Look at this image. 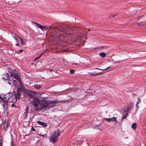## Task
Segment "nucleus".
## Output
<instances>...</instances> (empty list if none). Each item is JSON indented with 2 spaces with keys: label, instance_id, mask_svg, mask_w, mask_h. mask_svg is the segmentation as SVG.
Returning a JSON list of instances; mask_svg holds the SVG:
<instances>
[{
  "label": "nucleus",
  "instance_id": "obj_1",
  "mask_svg": "<svg viewBox=\"0 0 146 146\" xmlns=\"http://www.w3.org/2000/svg\"><path fill=\"white\" fill-rule=\"evenodd\" d=\"M58 101L56 100L50 101L46 100L43 98H40V103H39V110L46 108L49 109L53 106L55 104L57 103Z\"/></svg>",
  "mask_w": 146,
  "mask_h": 146
},
{
  "label": "nucleus",
  "instance_id": "obj_2",
  "mask_svg": "<svg viewBox=\"0 0 146 146\" xmlns=\"http://www.w3.org/2000/svg\"><path fill=\"white\" fill-rule=\"evenodd\" d=\"M70 30L71 29L69 28L58 29V30L60 31V33L56 35L54 41L57 43H58L59 41L63 40L67 34H70V33H67V32H69Z\"/></svg>",
  "mask_w": 146,
  "mask_h": 146
},
{
  "label": "nucleus",
  "instance_id": "obj_3",
  "mask_svg": "<svg viewBox=\"0 0 146 146\" xmlns=\"http://www.w3.org/2000/svg\"><path fill=\"white\" fill-rule=\"evenodd\" d=\"M10 94H11V92L7 93L4 95L3 97H1L0 96V98L2 101V102H0L2 103L1 105L3 106L4 109L5 110H6L7 108L8 102L9 101L10 97ZM0 101H1L0 100Z\"/></svg>",
  "mask_w": 146,
  "mask_h": 146
},
{
  "label": "nucleus",
  "instance_id": "obj_4",
  "mask_svg": "<svg viewBox=\"0 0 146 146\" xmlns=\"http://www.w3.org/2000/svg\"><path fill=\"white\" fill-rule=\"evenodd\" d=\"M60 135L59 130H56L54 132L51 137H50L49 142L53 143L57 142Z\"/></svg>",
  "mask_w": 146,
  "mask_h": 146
},
{
  "label": "nucleus",
  "instance_id": "obj_5",
  "mask_svg": "<svg viewBox=\"0 0 146 146\" xmlns=\"http://www.w3.org/2000/svg\"><path fill=\"white\" fill-rule=\"evenodd\" d=\"M20 95L19 93L18 92L15 93L10 94V97L9 98V102H12L13 103H15L16 102L17 99L20 98Z\"/></svg>",
  "mask_w": 146,
  "mask_h": 146
},
{
  "label": "nucleus",
  "instance_id": "obj_6",
  "mask_svg": "<svg viewBox=\"0 0 146 146\" xmlns=\"http://www.w3.org/2000/svg\"><path fill=\"white\" fill-rule=\"evenodd\" d=\"M11 76L13 77L12 79L13 81V84L15 86H17V83L16 81L15 80L13 79V78L15 79L16 80L20 82L21 81V79L19 76L17 74H15L14 73H11Z\"/></svg>",
  "mask_w": 146,
  "mask_h": 146
},
{
  "label": "nucleus",
  "instance_id": "obj_7",
  "mask_svg": "<svg viewBox=\"0 0 146 146\" xmlns=\"http://www.w3.org/2000/svg\"><path fill=\"white\" fill-rule=\"evenodd\" d=\"M40 98H36L33 101V104L35 108V111H37L39 110V108H38V105H39V103H40Z\"/></svg>",
  "mask_w": 146,
  "mask_h": 146
},
{
  "label": "nucleus",
  "instance_id": "obj_8",
  "mask_svg": "<svg viewBox=\"0 0 146 146\" xmlns=\"http://www.w3.org/2000/svg\"><path fill=\"white\" fill-rule=\"evenodd\" d=\"M33 23L35 24L36 25V26L41 29L42 30H46L48 29H50V28H52L51 26L48 27L46 26H42L40 24L36 23L35 22H33Z\"/></svg>",
  "mask_w": 146,
  "mask_h": 146
},
{
  "label": "nucleus",
  "instance_id": "obj_9",
  "mask_svg": "<svg viewBox=\"0 0 146 146\" xmlns=\"http://www.w3.org/2000/svg\"><path fill=\"white\" fill-rule=\"evenodd\" d=\"M104 119L107 122L114 121L118 122L117 120V118L115 117H113L112 118H104Z\"/></svg>",
  "mask_w": 146,
  "mask_h": 146
},
{
  "label": "nucleus",
  "instance_id": "obj_10",
  "mask_svg": "<svg viewBox=\"0 0 146 146\" xmlns=\"http://www.w3.org/2000/svg\"><path fill=\"white\" fill-rule=\"evenodd\" d=\"M128 113L129 112H128L127 111H123L122 113V117L121 120V122L123 121L124 119L125 118L127 117Z\"/></svg>",
  "mask_w": 146,
  "mask_h": 146
},
{
  "label": "nucleus",
  "instance_id": "obj_11",
  "mask_svg": "<svg viewBox=\"0 0 146 146\" xmlns=\"http://www.w3.org/2000/svg\"><path fill=\"white\" fill-rule=\"evenodd\" d=\"M3 80H9L10 78V76L7 73H5L3 74Z\"/></svg>",
  "mask_w": 146,
  "mask_h": 146
},
{
  "label": "nucleus",
  "instance_id": "obj_12",
  "mask_svg": "<svg viewBox=\"0 0 146 146\" xmlns=\"http://www.w3.org/2000/svg\"><path fill=\"white\" fill-rule=\"evenodd\" d=\"M88 94H89L90 95L91 94H98V93L97 92V91L96 90L95 91L94 90H88L87 92Z\"/></svg>",
  "mask_w": 146,
  "mask_h": 146
},
{
  "label": "nucleus",
  "instance_id": "obj_13",
  "mask_svg": "<svg viewBox=\"0 0 146 146\" xmlns=\"http://www.w3.org/2000/svg\"><path fill=\"white\" fill-rule=\"evenodd\" d=\"M9 123L10 122H8V123L6 122L4 123V128L5 131H6L7 130L9 127Z\"/></svg>",
  "mask_w": 146,
  "mask_h": 146
},
{
  "label": "nucleus",
  "instance_id": "obj_14",
  "mask_svg": "<svg viewBox=\"0 0 146 146\" xmlns=\"http://www.w3.org/2000/svg\"><path fill=\"white\" fill-rule=\"evenodd\" d=\"M29 108L27 106H26V108L25 110V111L24 113V118H27L28 116V114L29 112Z\"/></svg>",
  "mask_w": 146,
  "mask_h": 146
},
{
  "label": "nucleus",
  "instance_id": "obj_15",
  "mask_svg": "<svg viewBox=\"0 0 146 146\" xmlns=\"http://www.w3.org/2000/svg\"><path fill=\"white\" fill-rule=\"evenodd\" d=\"M37 123L40 125H42L44 127H46L47 125L46 123L39 121H37Z\"/></svg>",
  "mask_w": 146,
  "mask_h": 146
},
{
  "label": "nucleus",
  "instance_id": "obj_16",
  "mask_svg": "<svg viewBox=\"0 0 146 146\" xmlns=\"http://www.w3.org/2000/svg\"><path fill=\"white\" fill-rule=\"evenodd\" d=\"M131 128L133 130L136 129L137 128V123L134 122L131 125Z\"/></svg>",
  "mask_w": 146,
  "mask_h": 146
},
{
  "label": "nucleus",
  "instance_id": "obj_17",
  "mask_svg": "<svg viewBox=\"0 0 146 146\" xmlns=\"http://www.w3.org/2000/svg\"><path fill=\"white\" fill-rule=\"evenodd\" d=\"M99 55L102 57H104L106 56V54L105 52H102L99 54Z\"/></svg>",
  "mask_w": 146,
  "mask_h": 146
},
{
  "label": "nucleus",
  "instance_id": "obj_18",
  "mask_svg": "<svg viewBox=\"0 0 146 146\" xmlns=\"http://www.w3.org/2000/svg\"><path fill=\"white\" fill-rule=\"evenodd\" d=\"M41 86L38 85H34L33 86L34 88L38 90L41 87Z\"/></svg>",
  "mask_w": 146,
  "mask_h": 146
},
{
  "label": "nucleus",
  "instance_id": "obj_19",
  "mask_svg": "<svg viewBox=\"0 0 146 146\" xmlns=\"http://www.w3.org/2000/svg\"><path fill=\"white\" fill-rule=\"evenodd\" d=\"M3 138L2 136L0 137V146H3Z\"/></svg>",
  "mask_w": 146,
  "mask_h": 146
},
{
  "label": "nucleus",
  "instance_id": "obj_20",
  "mask_svg": "<svg viewBox=\"0 0 146 146\" xmlns=\"http://www.w3.org/2000/svg\"><path fill=\"white\" fill-rule=\"evenodd\" d=\"M111 68V66H109L108 67H107V68H105V69H101L98 68H96L95 69L99 70H104L108 69V68Z\"/></svg>",
  "mask_w": 146,
  "mask_h": 146
},
{
  "label": "nucleus",
  "instance_id": "obj_21",
  "mask_svg": "<svg viewBox=\"0 0 146 146\" xmlns=\"http://www.w3.org/2000/svg\"><path fill=\"white\" fill-rule=\"evenodd\" d=\"M133 106V103H131L129 104V107L130 108V109L131 110Z\"/></svg>",
  "mask_w": 146,
  "mask_h": 146
},
{
  "label": "nucleus",
  "instance_id": "obj_22",
  "mask_svg": "<svg viewBox=\"0 0 146 146\" xmlns=\"http://www.w3.org/2000/svg\"><path fill=\"white\" fill-rule=\"evenodd\" d=\"M137 102L136 104H139V103H140V102H141V100L140 99V98H137Z\"/></svg>",
  "mask_w": 146,
  "mask_h": 146
},
{
  "label": "nucleus",
  "instance_id": "obj_23",
  "mask_svg": "<svg viewBox=\"0 0 146 146\" xmlns=\"http://www.w3.org/2000/svg\"><path fill=\"white\" fill-rule=\"evenodd\" d=\"M11 146H14V141L12 139H11V140L10 142Z\"/></svg>",
  "mask_w": 146,
  "mask_h": 146
},
{
  "label": "nucleus",
  "instance_id": "obj_24",
  "mask_svg": "<svg viewBox=\"0 0 146 146\" xmlns=\"http://www.w3.org/2000/svg\"><path fill=\"white\" fill-rule=\"evenodd\" d=\"M18 37L19 38V39L20 40L21 44H22V45H23V44H24L23 42V40L22 39V38L19 37Z\"/></svg>",
  "mask_w": 146,
  "mask_h": 146
},
{
  "label": "nucleus",
  "instance_id": "obj_25",
  "mask_svg": "<svg viewBox=\"0 0 146 146\" xmlns=\"http://www.w3.org/2000/svg\"><path fill=\"white\" fill-rule=\"evenodd\" d=\"M90 75H91L92 76H95L96 75H99V74H100V73H98L97 74H94L93 73H90Z\"/></svg>",
  "mask_w": 146,
  "mask_h": 146
},
{
  "label": "nucleus",
  "instance_id": "obj_26",
  "mask_svg": "<svg viewBox=\"0 0 146 146\" xmlns=\"http://www.w3.org/2000/svg\"><path fill=\"white\" fill-rule=\"evenodd\" d=\"M43 53H41V54H40V55L38 57H37L36 58V59H39L40 58V57L43 55Z\"/></svg>",
  "mask_w": 146,
  "mask_h": 146
},
{
  "label": "nucleus",
  "instance_id": "obj_27",
  "mask_svg": "<svg viewBox=\"0 0 146 146\" xmlns=\"http://www.w3.org/2000/svg\"><path fill=\"white\" fill-rule=\"evenodd\" d=\"M74 72V70H71L70 71V73L71 74H73Z\"/></svg>",
  "mask_w": 146,
  "mask_h": 146
},
{
  "label": "nucleus",
  "instance_id": "obj_28",
  "mask_svg": "<svg viewBox=\"0 0 146 146\" xmlns=\"http://www.w3.org/2000/svg\"><path fill=\"white\" fill-rule=\"evenodd\" d=\"M136 110L137 111L138 108H139V106H138V104H136Z\"/></svg>",
  "mask_w": 146,
  "mask_h": 146
},
{
  "label": "nucleus",
  "instance_id": "obj_29",
  "mask_svg": "<svg viewBox=\"0 0 146 146\" xmlns=\"http://www.w3.org/2000/svg\"><path fill=\"white\" fill-rule=\"evenodd\" d=\"M131 110L130 109V108H129V107L128 106V107L127 108H126V110H125V111H127L128 112H129V111Z\"/></svg>",
  "mask_w": 146,
  "mask_h": 146
},
{
  "label": "nucleus",
  "instance_id": "obj_30",
  "mask_svg": "<svg viewBox=\"0 0 146 146\" xmlns=\"http://www.w3.org/2000/svg\"><path fill=\"white\" fill-rule=\"evenodd\" d=\"M8 122H9V119H6L4 121V123H8Z\"/></svg>",
  "mask_w": 146,
  "mask_h": 146
},
{
  "label": "nucleus",
  "instance_id": "obj_31",
  "mask_svg": "<svg viewBox=\"0 0 146 146\" xmlns=\"http://www.w3.org/2000/svg\"><path fill=\"white\" fill-rule=\"evenodd\" d=\"M40 136H42L43 137H46L47 136V134H44V135H39Z\"/></svg>",
  "mask_w": 146,
  "mask_h": 146
},
{
  "label": "nucleus",
  "instance_id": "obj_32",
  "mask_svg": "<svg viewBox=\"0 0 146 146\" xmlns=\"http://www.w3.org/2000/svg\"><path fill=\"white\" fill-rule=\"evenodd\" d=\"M146 21H143L141 23V25H144L145 24H146Z\"/></svg>",
  "mask_w": 146,
  "mask_h": 146
},
{
  "label": "nucleus",
  "instance_id": "obj_33",
  "mask_svg": "<svg viewBox=\"0 0 146 146\" xmlns=\"http://www.w3.org/2000/svg\"><path fill=\"white\" fill-rule=\"evenodd\" d=\"M12 36H13V38L15 39H15H17L16 36L15 35H12Z\"/></svg>",
  "mask_w": 146,
  "mask_h": 146
},
{
  "label": "nucleus",
  "instance_id": "obj_34",
  "mask_svg": "<svg viewBox=\"0 0 146 146\" xmlns=\"http://www.w3.org/2000/svg\"><path fill=\"white\" fill-rule=\"evenodd\" d=\"M11 82H12V81H9L7 82L8 84L10 85H11Z\"/></svg>",
  "mask_w": 146,
  "mask_h": 146
},
{
  "label": "nucleus",
  "instance_id": "obj_35",
  "mask_svg": "<svg viewBox=\"0 0 146 146\" xmlns=\"http://www.w3.org/2000/svg\"><path fill=\"white\" fill-rule=\"evenodd\" d=\"M15 106L14 104H12L11 105V106L12 107H15Z\"/></svg>",
  "mask_w": 146,
  "mask_h": 146
},
{
  "label": "nucleus",
  "instance_id": "obj_36",
  "mask_svg": "<svg viewBox=\"0 0 146 146\" xmlns=\"http://www.w3.org/2000/svg\"><path fill=\"white\" fill-rule=\"evenodd\" d=\"M31 129L32 131H35V129H34V128H33V127H32Z\"/></svg>",
  "mask_w": 146,
  "mask_h": 146
},
{
  "label": "nucleus",
  "instance_id": "obj_37",
  "mask_svg": "<svg viewBox=\"0 0 146 146\" xmlns=\"http://www.w3.org/2000/svg\"><path fill=\"white\" fill-rule=\"evenodd\" d=\"M15 40H16L17 43H19V41L18 40H17V39H15Z\"/></svg>",
  "mask_w": 146,
  "mask_h": 146
},
{
  "label": "nucleus",
  "instance_id": "obj_38",
  "mask_svg": "<svg viewBox=\"0 0 146 146\" xmlns=\"http://www.w3.org/2000/svg\"><path fill=\"white\" fill-rule=\"evenodd\" d=\"M16 46H19V43H17L16 44H15Z\"/></svg>",
  "mask_w": 146,
  "mask_h": 146
},
{
  "label": "nucleus",
  "instance_id": "obj_39",
  "mask_svg": "<svg viewBox=\"0 0 146 146\" xmlns=\"http://www.w3.org/2000/svg\"><path fill=\"white\" fill-rule=\"evenodd\" d=\"M23 51V50H22H22H19V52H20V53H21V52L22 51Z\"/></svg>",
  "mask_w": 146,
  "mask_h": 146
},
{
  "label": "nucleus",
  "instance_id": "obj_40",
  "mask_svg": "<svg viewBox=\"0 0 146 146\" xmlns=\"http://www.w3.org/2000/svg\"><path fill=\"white\" fill-rule=\"evenodd\" d=\"M84 39H86V38H82V40H84Z\"/></svg>",
  "mask_w": 146,
  "mask_h": 146
},
{
  "label": "nucleus",
  "instance_id": "obj_41",
  "mask_svg": "<svg viewBox=\"0 0 146 146\" xmlns=\"http://www.w3.org/2000/svg\"><path fill=\"white\" fill-rule=\"evenodd\" d=\"M103 47H104L103 46H101V48H103Z\"/></svg>",
  "mask_w": 146,
  "mask_h": 146
},
{
  "label": "nucleus",
  "instance_id": "obj_42",
  "mask_svg": "<svg viewBox=\"0 0 146 146\" xmlns=\"http://www.w3.org/2000/svg\"><path fill=\"white\" fill-rule=\"evenodd\" d=\"M37 59H36V58L34 60V61H36Z\"/></svg>",
  "mask_w": 146,
  "mask_h": 146
},
{
  "label": "nucleus",
  "instance_id": "obj_43",
  "mask_svg": "<svg viewBox=\"0 0 146 146\" xmlns=\"http://www.w3.org/2000/svg\"><path fill=\"white\" fill-rule=\"evenodd\" d=\"M100 92V90H99V92Z\"/></svg>",
  "mask_w": 146,
  "mask_h": 146
},
{
  "label": "nucleus",
  "instance_id": "obj_44",
  "mask_svg": "<svg viewBox=\"0 0 146 146\" xmlns=\"http://www.w3.org/2000/svg\"><path fill=\"white\" fill-rule=\"evenodd\" d=\"M30 146H33V145H31Z\"/></svg>",
  "mask_w": 146,
  "mask_h": 146
}]
</instances>
